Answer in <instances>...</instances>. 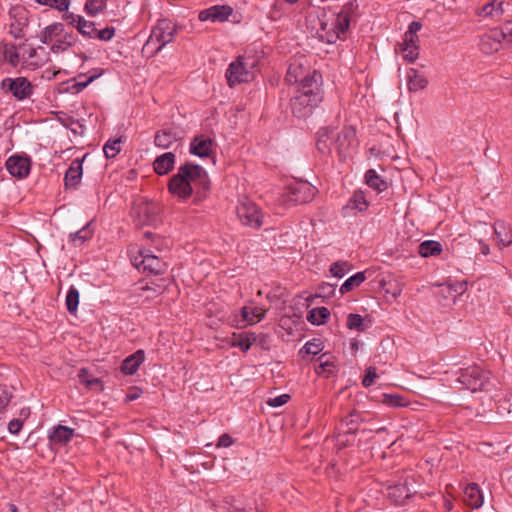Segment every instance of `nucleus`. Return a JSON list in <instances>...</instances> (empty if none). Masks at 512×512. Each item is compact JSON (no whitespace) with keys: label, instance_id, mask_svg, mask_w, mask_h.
<instances>
[{"label":"nucleus","instance_id":"nucleus-1","mask_svg":"<svg viewBox=\"0 0 512 512\" xmlns=\"http://www.w3.org/2000/svg\"><path fill=\"white\" fill-rule=\"evenodd\" d=\"M211 190V182L207 171L200 165L185 163L178 167L177 172L169 179V193L180 201L193 197L194 203L204 201Z\"/></svg>","mask_w":512,"mask_h":512},{"label":"nucleus","instance_id":"nucleus-2","mask_svg":"<svg viewBox=\"0 0 512 512\" xmlns=\"http://www.w3.org/2000/svg\"><path fill=\"white\" fill-rule=\"evenodd\" d=\"M321 100L317 80L313 77H304L302 86L296 89L290 100L291 111L295 117L305 119L312 114Z\"/></svg>","mask_w":512,"mask_h":512},{"label":"nucleus","instance_id":"nucleus-3","mask_svg":"<svg viewBox=\"0 0 512 512\" xmlns=\"http://www.w3.org/2000/svg\"><path fill=\"white\" fill-rule=\"evenodd\" d=\"M356 143V131L352 126H345L340 132L329 127L318 131L317 149L326 154L335 149L340 156H345Z\"/></svg>","mask_w":512,"mask_h":512},{"label":"nucleus","instance_id":"nucleus-4","mask_svg":"<svg viewBox=\"0 0 512 512\" xmlns=\"http://www.w3.org/2000/svg\"><path fill=\"white\" fill-rule=\"evenodd\" d=\"M358 8L359 4L356 0L346 2L337 14H333L321 23V31L323 32L321 37L325 38L327 43H334L336 40L344 38Z\"/></svg>","mask_w":512,"mask_h":512},{"label":"nucleus","instance_id":"nucleus-5","mask_svg":"<svg viewBox=\"0 0 512 512\" xmlns=\"http://www.w3.org/2000/svg\"><path fill=\"white\" fill-rule=\"evenodd\" d=\"M259 57L253 50H247L235 61L231 62L226 70V79L229 87L252 80L258 71Z\"/></svg>","mask_w":512,"mask_h":512},{"label":"nucleus","instance_id":"nucleus-6","mask_svg":"<svg viewBox=\"0 0 512 512\" xmlns=\"http://www.w3.org/2000/svg\"><path fill=\"white\" fill-rule=\"evenodd\" d=\"M177 25L169 19H160L152 28L147 41L142 47V53L146 57L158 53L165 45L171 43L177 34Z\"/></svg>","mask_w":512,"mask_h":512},{"label":"nucleus","instance_id":"nucleus-7","mask_svg":"<svg viewBox=\"0 0 512 512\" xmlns=\"http://www.w3.org/2000/svg\"><path fill=\"white\" fill-rule=\"evenodd\" d=\"M317 188L307 181H292L287 184L280 196V202L285 206L303 204L312 201Z\"/></svg>","mask_w":512,"mask_h":512},{"label":"nucleus","instance_id":"nucleus-8","mask_svg":"<svg viewBox=\"0 0 512 512\" xmlns=\"http://www.w3.org/2000/svg\"><path fill=\"white\" fill-rule=\"evenodd\" d=\"M35 86L23 76L5 77L0 82V89L5 95H10L17 101L30 99L34 94Z\"/></svg>","mask_w":512,"mask_h":512},{"label":"nucleus","instance_id":"nucleus-9","mask_svg":"<svg viewBox=\"0 0 512 512\" xmlns=\"http://www.w3.org/2000/svg\"><path fill=\"white\" fill-rule=\"evenodd\" d=\"M457 381L471 392L480 391L488 381V373L479 366L462 369Z\"/></svg>","mask_w":512,"mask_h":512},{"label":"nucleus","instance_id":"nucleus-10","mask_svg":"<svg viewBox=\"0 0 512 512\" xmlns=\"http://www.w3.org/2000/svg\"><path fill=\"white\" fill-rule=\"evenodd\" d=\"M157 206L145 199H138L133 206V221L137 226L152 225L157 221Z\"/></svg>","mask_w":512,"mask_h":512},{"label":"nucleus","instance_id":"nucleus-11","mask_svg":"<svg viewBox=\"0 0 512 512\" xmlns=\"http://www.w3.org/2000/svg\"><path fill=\"white\" fill-rule=\"evenodd\" d=\"M9 17V33L15 39L23 38L29 23V11L21 5L13 6L9 10Z\"/></svg>","mask_w":512,"mask_h":512},{"label":"nucleus","instance_id":"nucleus-12","mask_svg":"<svg viewBox=\"0 0 512 512\" xmlns=\"http://www.w3.org/2000/svg\"><path fill=\"white\" fill-rule=\"evenodd\" d=\"M237 216L241 223L252 228H259L262 225V213L257 205L249 200L239 203Z\"/></svg>","mask_w":512,"mask_h":512},{"label":"nucleus","instance_id":"nucleus-13","mask_svg":"<svg viewBox=\"0 0 512 512\" xmlns=\"http://www.w3.org/2000/svg\"><path fill=\"white\" fill-rule=\"evenodd\" d=\"M77 30L85 38L98 39L101 41H109L115 34L114 27L107 26L103 29H97L95 22L88 21L84 17Z\"/></svg>","mask_w":512,"mask_h":512},{"label":"nucleus","instance_id":"nucleus-14","mask_svg":"<svg viewBox=\"0 0 512 512\" xmlns=\"http://www.w3.org/2000/svg\"><path fill=\"white\" fill-rule=\"evenodd\" d=\"M132 264L139 272H148L155 275L161 274L165 270V263L152 254L141 253L139 257L134 258Z\"/></svg>","mask_w":512,"mask_h":512},{"label":"nucleus","instance_id":"nucleus-15","mask_svg":"<svg viewBox=\"0 0 512 512\" xmlns=\"http://www.w3.org/2000/svg\"><path fill=\"white\" fill-rule=\"evenodd\" d=\"M183 138V130L176 126H166L156 132L154 144L161 149H168Z\"/></svg>","mask_w":512,"mask_h":512},{"label":"nucleus","instance_id":"nucleus-16","mask_svg":"<svg viewBox=\"0 0 512 512\" xmlns=\"http://www.w3.org/2000/svg\"><path fill=\"white\" fill-rule=\"evenodd\" d=\"M504 34L500 29H492L484 33L479 41L480 50L485 54H493L499 51L504 42Z\"/></svg>","mask_w":512,"mask_h":512},{"label":"nucleus","instance_id":"nucleus-17","mask_svg":"<svg viewBox=\"0 0 512 512\" xmlns=\"http://www.w3.org/2000/svg\"><path fill=\"white\" fill-rule=\"evenodd\" d=\"M5 167L12 177L24 179L30 173L31 162L28 157L13 155L6 160Z\"/></svg>","mask_w":512,"mask_h":512},{"label":"nucleus","instance_id":"nucleus-18","mask_svg":"<svg viewBox=\"0 0 512 512\" xmlns=\"http://www.w3.org/2000/svg\"><path fill=\"white\" fill-rule=\"evenodd\" d=\"M511 6L512 4L509 0H492L481 8L478 15L483 18L499 21L510 10Z\"/></svg>","mask_w":512,"mask_h":512},{"label":"nucleus","instance_id":"nucleus-19","mask_svg":"<svg viewBox=\"0 0 512 512\" xmlns=\"http://www.w3.org/2000/svg\"><path fill=\"white\" fill-rule=\"evenodd\" d=\"M233 9L228 5H214L210 8L200 11L198 18L200 21L224 22L228 20Z\"/></svg>","mask_w":512,"mask_h":512},{"label":"nucleus","instance_id":"nucleus-20","mask_svg":"<svg viewBox=\"0 0 512 512\" xmlns=\"http://www.w3.org/2000/svg\"><path fill=\"white\" fill-rule=\"evenodd\" d=\"M267 313V309L256 304L254 301L248 302L241 308L240 314L244 322L248 325H255L262 321Z\"/></svg>","mask_w":512,"mask_h":512},{"label":"nucleus","instance_id":"nucleus-21","mask_svg":"<svg viewBox=\"0 0 512 512\" xmlns=\"http://www.w3.org/2000/svg\"><path fill=\"white\" fill-rule=\"evenodd\" d=\"M369 202L362 190H356L350 197L348 203L342 208L344 217L350 216L352 211L364 212L368 209Z\"/></svg>","mask_w":512,"mask_h":512},{"label":"nucleus","instance_id":"nucleus-22","mask_svg":"<svg viewBox=\"0 0 512 512\" xmlns=\"http://www.w3.org/2000/svg\"><path fill=\"white\" fill-rule=\"evenodd\" d=\"M214 142L205 135L194 137L190 143V153L198 157H209L213 152Z\"/></svg>","mask_w":512,"mask_h":512},{"label":"nucleus","instance_id":"nucleus-23","mask_svg":"<svg viewBox=\"0 0 512 512\" xmlns=\"http://www.w3.org/2000/svg\"><path fill=\"white\" fill-rule=\"evenodd\" d=\"M317 76L318 75L315 71L310 74L307 72L305 66L299 63L297 60H294L289 64L285 79L289 84L300 82V86H302V79L304 77H313V79H315Z\"/></svg>","mask_w":512,"mask_h":512},{"label":"nucleus","instance_id":"nucleus-24","mask_svg":"<svg viewBox=\"0 0 512 512\" xmlns=\"http://www.w3.org/2000/svg\"><path fill=\"white\" fill-rule=\"evenodd\" d=\"M493 229L499 246L507 247L512 245V223L498 220L494 223Z\"/></svg>","mask_w":512,"mask_h":512},{"label":"nucleus","instance_id":"nucleus-25","mask_svg":"<svg viewBox=\"0 0 512 512\" xmlns=\"http://www.w3.org/2000/svg\"><path fill=\"white\" fill-rule=\"evenodd\" d=\"M176 157L172 152H165L156 157L153 162L154 171L158 175H166L173 170L175 166Z\"/></svg>","mask_w":512,"mask_h":512},{"label":"nucleus","instance_id":"nucleus-26","mask_svg":"<svg viewBox=\"0 0 512 512\" xmlns=\"http://www.w3.org/2000/svg\"><path fill=\"white\" fill-rule=\"evenodd\" d=\"M74 432L70 427L58 425L49 433V441L55 445H66L72 440Z\"/></svg>","mask_w":512,"mask_h":512},{"label":"nucleus","instance_id":"nucleus-27","mask_svg":"<svg viewBox=\"0 0 512 512\" xmlns=\"http://www.w3.org/2000/svg\"><path fill=\"white\" fill-rule=\"evenodd\" d=\"M396 52L401 53L404 60L407 62H414L419 56V40L413 39V42H409L408 39L404 37L403 42L398 44Z\"/></svg>","mask_w":512,"mask_h":512},{"label":"nucleus","instance_id":"nucleus-28","mask_svg":"<svg viewBox=\"0 0 512 512\" xmlns=\"http://www.w3.org/2000/svg\"><path fill=\"white\" fill-rule=\"evenodd\" d=\"M464 502L467 506L477 509L483 504V496L479 486L475 483H470L464 490Z\"/></svg>","mask_w":512,"mask_h":512},{"label":"nucleus","instance_id":"nucleus-29","mask_svg":"<svg viewBox=\"0 0 512 512\" xmlns=\"http://www.w3.org/2000/svg\"><path fill=\"white\" fill-rule=\"evenodd\" d=\"M428 85L427 78L418 70L410 68L407 71V88L410 92L423 90Z\"/></svg>","mask_w":512,"mask_h":512},{"label":"nucleus","instance_id":"nucleus-30","mask_svg":"<svg viewBox=\"0 0 512 512\" xmlns=\"http://www.w3.org/2000/svg\"><path fill=\"white\" fill-rule=\"evenodd\" d=\"M413 493H415V491L411 490L406 482L398 483L388 488V496L393 499L396 504H403Z\"/></svg>","mask_w":512,"mask_h":512},{"label":"nucleus","instance_id":"nucleus-31","mask_svg":"<svg viewBox=\"0 0 512 512\" xmlns=\"http://www.w3.org/2000/svg\"><path fill=\"white\" fill-rule=\"evenodd\" d=\"M317 361L319 364L315 367V372L318 375L329 377L336 371V360L334 356L324 353L317 359Z\"/></svg>","mask_w":512,"mask_h":512},{"label":"nucleus","instance_id":"nucleus-32","mask_svg":"<svg viewBox=\"0 0 512 512\" xmlns=\"http://www.w3.org/2000/svg\"><path fill=\"white\" fill-rule=\"evenodd\" d=\"M64 25L62 23H52L45 27L40 35V41L44 44L53 43L58 37L65 33Z\"/></svg>","mask_w":512,"mask_h":512},{"label":"nucleus","instance_id":"nucleus-33","mask_svg":"<svg viewBox=\"0 0 512 512\" xmlns=\"http://www.w3.org/2000/svg\"><path fill=\"white\" fill-rule=\"evenodd\" d=\"M256 335L252 332L234 333L231 339V345L247 352L255 343Z\"/></svg>","mask_w":512,"mask_h":512},{"label":"nucleus","instance_id":"nucleus-34","mask_svg":"<svg viewBox=\"0 0 512 512\" xmlns=\"http://www.w3.org/2000/svg\"><path fill=\"white\" fill-rule=\"evenodd\" d=\"M82 177V164L79 160H74L65 173V185L75 188Z\"/></svg>","mask_w":512,"mask_h":512},{"label":"nucleus","instance_id":"nucleus-35","mask_svg":"<svg viewBox=\"0 0 512 512\" xmlns=\"http://www.w3.org/2000/svg\"><path fill=\"white\" fill-rule=\"evenodd\" d=\"M79 382L86 388L94 391H102L103 385L99 378L93 376L86 368H81L78 372Z\"/></svg>","mask_w":512,"mask_h":512},{"label":"nucleus","instance_id":"nucleus-36","mask_svg":"<svg viewBox=\"0 0 512 512\" xmlns=\"http://www.w3.org/2000/svg\"><path fill=\"white\" fill-rule=\"evenodd\" d=\"M366 184L376 190L378 193L385 191L388 188V183L383 179L374 169H369L365 173Z\"/></svg>","mask_w":512,"mask_h":512},{"label":"nucleus","instance_id":"nucleus-37","mask_svg":"<svg viewBox=\"0 0 512 512\" xmlns=\"http://www.w3.org/2000/svg\"><path fill=\"white\" fill-rule=\"evenodd\" d=\"M366 279L367 277L364 271L357 272L356 274L352 275L351 277L344 281L339 291L342 295H344L354 290L355 288L359 287L362 283L365 282Z\"/></svg>","mask_w":512,"mask_h":512},{"label":"nucleus","instance_id":"nucleus-38","mask_svg":"<svg viewBox=\"0 0 512 512\" xmlns=\"http://www.w3.org/2000/svg\"><path fill=\"white\" fill-rule=\"evenodd\" d=\"M442 245L438 241L426 240L419 245L418 253L422 257L437 256L442 252Z\"/></svg>","mask_w":512,"mask_h":512},{"label":"nucleus","instance_id":"nucleus-39","mask_svg":"<svg viewBox=\"0 0 512 512\" xmlns=\"http://www.w3.org/2000/svg\"><path fill=\"white\" fill-rule=\"evenodd\" d=\"M76 39L73 33L65 32L61 37H58L51 43V51L59 53L67 50L75 43Z\"/></svg>","mask_w":512,"mask_h":512},{"label":"nucleus","instance_id":"nucleus-40","mask_svg":"<svg viewBox=\"0 0 512 512\" xmlns=\"http://www.w3.org/2000/svg\"><path fill=\"white\" fill-rule=\"evenodd\" d=\"M329 317L330 311L326 307L313 308L307 314V320L313 325L324 324Z\"/></svg>","mask_w":512,"mask_h":512},{"label":"nucleus","instance_id":"nucleus-41","mask_svg":"<svg viewBox=\"0 0 512 512\" xmlns=\"http://www.w3.org/2000/svg\"><path fill=\"white\" fill-rule=\"evenodd\" d=\"M347 328L357 332H363L368 328L365 318L359 314L350 313L347 316Z\"/></svg>","mask_w":512,"mask_h":512},{"label":"nucleus","instance_id":"nucleus-42","mask_svg":"<svg viewBox=\"0 0 512 512\" xmlns=\"http://www.w3.org/2000/svg\"><path fill=\"white\" fill-rule=\"evenodd\" d=\"M106 3L107 0H86L84 11L88 16L94 17L104 11Z\"/></svg>","mask_w":512,"mask_h":512},{"label":"nucleus","instance_id":"nucleus-43","mask_svg":"<svg viewBox=\"0 0 512 512\" xmlns=\"http://www.w3.org/2000/svg\"><path fill=\"white\" fill-rule=\"evenodd\" d=\"M65 304L69 313L74 314L79 305V291L76 287L71 286L67 292Z\"/></svg>","mask_w":512,"mask_h":512},{"label":"nucleus","instance_id":"nucleus-44","mask_svg":"<svg viewBox=\"0 0 512 512\" xmlns=\"http://www.w3.org/2000/svg\"><path fill=\"white\" fill-rule=\"evenodd\" d=\"M122 138L109 139L104 147L103 151L106 158H114L121 151Z\"/></svg>","mask_w":512,"mask_h":512},{"label":"nucleus","instance_id":"nucleus-45","mask_svg":"<svg viewBox=\"0 0 512 512\" xmlns=\"http://www.w3.org/2000/svg\"><path fill=\"white\" fill-rule=\"evenodd\" d=\"M92 237V231L89 229V224L78 230L75 233L70 234V240L75 246L82 245L85 241Z\"/></svg>","mask_w":512,"mask_h":512},{"label":"nucleus","instance_id":"nucleus-46","mask_svg":"<svg viewBox=\"0 0 512 512\" xmlns=\"http://www.w3.org/2000/svg\"><path fill=\"white\" fill-rule=\"evenodd\" d=\"M351 265L347 261H336L330 266V273L337 278H342L351 270Z\"/></svg>","mask_w":512,"mask_h":512},{"label":"nucleus","instance_id":"nucleus-47","mask_svg":"<svg viewBox=\"0 0 512 512\" xmlns=\"http://www.w3.org/2000/svg\"><path fill=\"white\" fill-rule=\"evenodd\" d=\"M323 350V344L319 339H312L305 343V345L300 350V353H305L308 355H317Z\"/></svg>","mask_w":512,"mask_h":512},{"label":"nucleus","instance_id":"nucleus-48","mask_svg":"<svg viewBox=\"0 0 512 512\" xmlns=\"http://www.w3.org/2000/svg\"><path fill=\"white\" fill-rule=\"evenodd\" d=\"M13 397L11 387L7 385H0V415L4 413Z\"/></svg>","mask_w":512,"mask_h":512},{"label":"nucleus","instance_id":"nucleus-49","mask_svg":"<svg viewBox=\"0 0 512 512\" xmlns=\"http://www.w3.org/2000/svg\"><path fill=\"white\" fill-rule=\"evenodd\" d=\"M383 403L392 407H405L408 405L407 400L398 394H383Z\"/></svg>","mask_w":512,"mask_h":512},{"label":"nucleus","instance_id":"nucleus-50","mask_svg":"<svg viewBox=\"0 0 512 512\" xmlns=\"http://www.w3.org/2000/svg\"><path fill=\"white\" fill-rule=\"evenodd\" d=\"M38 4L49 6L60 12L66 11L69 8L70 0H35Z\"/></svg>","mask_w":512,"mask_h":512},{"label":"nucleus","instance_id":"nucleus-51","mask_svg":"<svg viewBox=\"0 0 512 512\" xmlns=\"http://www.w3.org/2000/svg\"><path fill=\"white\" fill-rule=\"evenodd\" d=\"M145 360V352L142 349L137 350L130 355V376L133 375Z\"/></svg>","mask_w":512,"mask_h":512},{"label":"nucleus","instance_id":"nucleus-52","mask_svg":"<svg viewBox=\"0 0 512 512\" xmlns=\"http://www.w3.org/2000/svg\"><path fill=\"white\" fill-rule=\"evenodd\" d=\"M422 28V24L418 21H413L409 24L408 30L405 32L404 37L408 39L409 42H413L414 40H419L417 32Z\"/></svg>","mask_w":512,"mask_h":512},{"label":"nucleus","instance_id":"nucleus-53","mask_svg":"<svg viewBox=\"0 0 512 512\" xmlns=\"http://www.w3.org/2000/svg\"><path fill=\"white\" fill-rule=\"evenodd\" d=\"M65 13L62 15V19L66 21L69 25L78 29L83 17L81 15L74 14L72 12H68V10L64 11Z\"/></svg>","mask_w":512,"mask_h":512},{"label":"nucleus","instance_id":"nucleus-54","mask_svg":"<svg viewBox=\"0 0 512 512\" xmlns=\"http://www.w3.org/2000/svg\"><path fill=\"white\" fill-rule=\"evenodd\" d=\"M377 378V373H376V368L375 367H369L366 369V373H365V376L362 380V385L365 387V388H368L370 387L375 379Z\"/></svg>","mask_w":512,"mask_h":512},{"label":"nucleus","instance_id":"nucleus-55","mask_svg":"<svg viewBox=\"0 0 512 512\" xmlns=\"http://www.w3.org/2000/svg\"><path fill=\"white\" fill-rule=\"evenodd\" d=\"M289 399H290V396L288 394H282V395H279V396H276L273 398H269L266 403L270 407H281L284 404H286Z\"/></svg>","mask_w":512,"mask_h":512},{"label":"nucleus","instance_id":"nucleus-56","mask_svg":"<svg viewBox=\"0 0 512 512\" xmlns=\"http://www.w3.org/2000/svg\"><path fill=\"white\" fill-rule=\"evenodd\" d=\"M23 427V422L19 419H12L8 423V430L11 434L17 435Z\"/></svg>","mask_w":512,"mask_h":512},{"label":"nucleus","instance_id":"nucleus-57","mask_svg":"<svg viewBox=\"0 0 512 512\" xmlns=\"http://www.w3.org/2000/svg\"><path fill=\"white\" fill-rule=\"evenodd\" d=\"M233 439L232 437L229 435V434H222L219 439H218V442H217V447L218 448H227V447H230L232 444H233Z\"/></svg>","mask_w":512,"mask_h":512},{"label":"nucleus","instance_id":"nucleus-58","mask_svg":"<svg viewBox=\"0 0 512 512\" xmlns=\"http://www.w3.org/2000/svg\"><path fill=\"white\" fill-rule=\"evenodd\" d=\"M500 31L504 34V40L512 43V20L507 21Z\"/></svg>","mask_w":512,"mask_h":512},{"label":"nucleus","instance_id":"nucleus-59","mask_svg":"<svg viewBox=\"0 0 512 512\" xmlns=\"http://www.w3.org/2000/svg\"><path fill=\"white\" fill-rule=\"evenodd\" d=\"M141 394H142V390L139 387H136V386L130 387V401L139 398Z\"/></svg>","mask_w":512,"mask_h":512},{"label":"nucleus","instance_id":"nucleus-60","mask_svg":"<svg viewBox=\"0 0 512 512\" xmlns=\"http://www.w3.org/2000/svg\"><path fill=\"white\" fill-rule=\"evenodd\" d=\"M479 245H480V252L483 254V255H488L490 253V247L489 245H487L486 243H484L483 241H479Z\"/></svg>","mask_w":512,"mask_h":512},{"label":"nucleus","instance_id":"nucleus-61","mask_svg":"<svg viewBox=\"0 0 512 512\" xmlns=\"http://www.w3.org/2000/svg\"><path fill=\"white\" fill-rule=\"evenodd\" d=\"M121 372L128 375V357L122 360Z\"/></svg>","mask_w":512,"mask_h":512},{"label":"nucleus","instance_id":"nucleus-62","mask_svg":"<svg viewBox=\"0 0 512 512\" xmlns=\"http://www.w3.org/2000/svg\"><path fill=\"white\" fill-rule=\"evenodd\" d=\"M444 505H445V508H446L448 511H451V510L453 509V503H452V501H450V500H445Z\"/></svg>","mask_w":512,"mask_h":512},{"label":"nucleus","instance_id":"nucleus-63","mask_svg":"<svg viewBox=\"0 0 512 512\" xmlns=\"http://www.w3.org/2000/svg\"><path fill=\"white\" fill-rule=\"evenodd\" d=\"M143 236H144L145 238H148V239H150V238H151V239H153V238L155 237V235H154L152 232H150V231H145V232L143 233Z\"/></svg>","mask_w":512,"mask_h":512},{"label":"nucleus","instance_id":"nucleus-64","mask_svg":"<svg viewBox=\"0 0 512 512\" xmlns=\"http://www.w3.org/2000/svg\"><path fill=\"white\" fill-rule=\"evenodd\" d=\"M401 292H402V289L400 287H398L397 289L394 290L393 296L397 297L401 294Z\"/></svg>","mask_w":512,"mask_h":512}]
</instances>
